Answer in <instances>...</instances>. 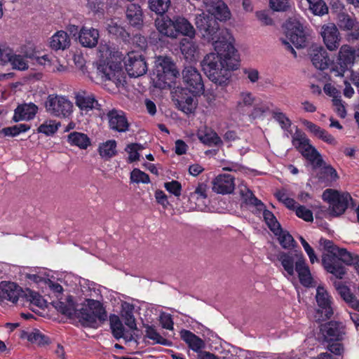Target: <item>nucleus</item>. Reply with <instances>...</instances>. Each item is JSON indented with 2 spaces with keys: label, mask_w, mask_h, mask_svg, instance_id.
I'll list each match as a JSON object with an SVG mask.
<instances>
[{
  "label": "nucleus",
  "mask_w": 359,
  "mask_h": 359,
  "mask_svg": "<svg viewBox=\"0 0 359 359\" xmlns=\"http://www.w3.org/2000/svg\"><path fill=\"white\" fill-rule=\"evenodd\" d=\"M195 24L208 42H211L215 52L207 54L201 62L202 69L213 83L226 86L231 76V72L239 67V56L233 44L232 36L221 30L218 22L204 14L196 16Z\"/></svg>",
  "instance_id": "f257e3e1"
},
{
  "label": "nucleus",
  "mask_w": 359,
  "mask_h": 359,
  "mask_svg": "<svg viewBox=\"0 0 359 359\" xmlns=\"http://www.w3.org/2000/svg\"><path fill=\"white\" fill-rule=\"evenodd\" d=\"M67 302L56 304L57 311L70 318H76L86 327L97 328L99 324L107 320V312L102 304L97 300L87 299L80 310L76 309V303L72 297H68Z\"/></svg>",
  "instance_id": "f03ea898"
},
{
  "label": "nucleus",
  "mask_w": 359,
  "mask_h": 359,
  "mask_svg": "<svg viewBox=\"0 0 359 359\" xmlns=\"http://www.w3.org/2000/svg\"><path fill=\"white\" fill-rule=\"evenodd\" d=\"M100 59L97 62V72L103 81H111L116 86L123 85L125 73L122 66V55L112 50L107 45L101 44L99 48Z\"/></svg>",
  "instance_id": "7ed1b4c3"
},
{
  "label": "nucleus",
  "mask_w": 359,
  "mask_h": 359,
  "mask_svg": "<svg viewBox=\"0 0 359 359\" xmlns=\"http://www.w3.org/2000/svg\"><path fill=\"white\" fill-rule=\"evenodd\" d=\"M320 244L327 253L323 255L322 262L326 271L337 278H342L345 274V268L341 262L351 265L354 262L353 255L345 248H340L332 241L321 238Z\"/></svg>",
  "instance_id": "20e7f679"
},
{
  "label": "nucleus",
  "mask_w": 359,
  "mask_h": 359,
  "mask_svg": "<svg viewBox=\"0 0 359 359\" xmlns=\"http://www.w3.org/2000/svg\"><path fill=\"white\" fill-rule=\"evenodd\" d=\"M240 193L245 203L253 205L258 210L263 211V217L270 230L277 236L280 245L285 249H290L294 246L295 241L288 231L281 229L279 222L274 215L269 210L264 209V203L257 199L252 192L245 186L240 188Z\"/></svg>",
  "instance_id": "39448f33"
},
{
  "label": "nucleus",
  "mask_w": 359,
  "mask_h": 359,
  "mask_svg": "<svg viewBox=\"0 0 359 359\" xmlns=\"http://www.w3.org/2000/svg\"><path fill=\"white\" fill-rule=\"evenodd\" d=\"M0 299L16 303L22 297L31 304L42 307L41 295L29 289L23 290L19 285L13 282L2 281L0 283Z\"/></svg>",
  "instance_id": "423d86ee"
},
{
  "label": "nucleus",
  "mask_w": 359,
  "mask_h": 359,
  "mask_svg": "<svg viewBox=\"0 0 359 359\" xmlns=\"http://www.w3.org/2000/svg\"><path fill=\"white\" fill-rule=\"evenodd\" d=\"M178 72L170 57L158 56L155 60L151 80L155 87L163 89L168 86V81L175 78Z\"/></svg>",
  "instance_id": "0eeeda50"
},
{
  "label": "nucleus",
  "mask_w": 359,
  "mask_h": 359,
  "mask_svg": "<svg viewBox=\"0 0 359 359\" xmlns=\"http://www.w3.org/2000/svg\"><path fill=\"white\" fill-rule=\"evenodd\" d=\"M285 38L281 39L282 43L294 57H297L296 51L292 45L297 48H304L306 45L307 38L303 26L295 20H290L285 23Z\"/></svg>",
  "instance_id": "6e6552de"
},
{
  "label": "nucleus",
  "mask_w": 359,
  "mask_h": 359,
  "mask_svg": "<svg viewBox=\"0 0 359 359\" xmlns=\"http://www.w3.org/2000/svg\"><path fill=\"white\" fill-rule=\"evenodd\" d=\"M292 144L310 162L314 168L322 165L323 159L321 155L310 144V140L304 133L297 131L292 136Z\"/></svg>",
  "instance_id": "1a4fd4ad"
},
{
  "label": "nucleus",
  "mask_w": 359,
  "mask_h": 359,
  "mask_svg": "<svg viewBox=\"0 0 359 359\" xmlns=\"http://www.w3.org/2000/svg\"><path fill=\"white\" fill-rule=\"evenodd\" d=\"M73 109V103L65 95L51 94L46 97V111L54 116L69 118Z\"/></svg>",
  "instance_id": "9d476101"
},
{
  "label": "nucleus",
  "mask_w": 359,
  "mask_h": 359,
  "mask_svg": "<svg viewBox=\"0 0 359 359\" xmlns=\"http://www.w3.org/2000/svg\"><path fill=\"white\" fill-rule=\"evenodd\" d=\"M323 198L330 204L331 213L334 216L342 215L350 203H353V198L348 192H339L334 189H326L323 194Z\"/></svg>",
  "instance_id": "9b49d317"
},
{
  "label": "nucleus",
  "mask_w": 359,
  "mask_h": 359,
  "mask_svg": "<svg viewBox=\"0 0 359 359\" xmlns=\"http://www.w3.org/2000/svg\"><path fill=\"white\" fill-rule=\"evenodd\" d=\"M125 68L130 77H139L147 72L144 57L138 51H130L123 60Z\"/></svg>",
  "instance_id": "f8f14e48"
},
{
  "label": "nucleus",
  "mask_w": 359,
  "mask_h": 359,
  "mask_svg": "<svg viewBox=\"0 0 359 359\" xmlns=\"http://www.w3.org/2000/svg\"><path fill=\"white\" fill-rule=\"evenodd\" d=\"M182 80L186 85V89L194 95H201L204 92V83L201 74L194 67L188 66L182 71Z\"/></svg>",
  "instance_id": "ddd939ff"
},
{
  "label": "nucleus",
  "mask_w": 359,
  "mask_h": 359,
  "mask_svg": "<svg viewBox=\"0 0 359 359\" xmlns=\"http://www.w3.org/2000/svg\"><path fill=\"white\" fill-rule=\"evenodd\" d=\"M359 55L355 50L348 45H344L340 48L337 59V64L332 67V72L335 76H343L345 72L354 63L355 56Z\"/></svg>",
  "instance_id": "4468645a"
},
{
  "label": "nucleus",
  "mask_w": 359,
  "mask_h": 359,
  "mask_svg": "<svg viewBox=\"0 0 359 359\" xmlns=\"http://www.w3.org/2000/svg\"><path fill=\"white\" fill-rule=\"evenodd\" d=\"M205 8L209 14L203 12L209 18L219 21H226L231 18V12L227 5L222 0H204Z\"/></svg>",
  "instance_id": "2eb2a0df"
},
{
  "label": "nucleus",
  "mask_w": 359,
  "mask_h": 359,
  "mask_svg": "<svg viewBox=\"0 0 359 359\" xmlns=\"http://www.w3.org/2000/svg\"><path fill=\"white\" fill-rule=\"evenodd\" d=\"M316 302L319 309L315 316L316 320H325L331 317L333 313L331 306V298L327 291L323 286H318L316 290Z\"/></svg>",
  "instance_id": "dca6fc26"
},
{
  "label": "nucleus",
  "mask_w": 359,
  "mask_h": 359,
  "mask_svg": "<svg viewBox=\"0 0 359 359\" xmlns=\"http://www.w3.org/2000/svg\"><path fill=\"white\" fill-rule=\"evenodd\" d=\"M234 177L230 174H220L212 181V189L219 194H228L235 189Z\"/></svg>",
  "instance_id": "f3484780"
},
{
  "label": "nucleus",
  "mask_w": 359,
  "mask_h": 359,
  "mask_svg": "<svg viewBox=\"0 0 359 359\" xmlns=\"http://www.w3.org/2000/svg\"><path fill=\"white\" fill-rule=\"evenodd\" d=\"M309 55L316 69L324 70L328 68L330 60L326 50L318 44H312L309 48Z\"/></svg>",
  "instance_id": "a211bd4d"
},
{
  "label": "nucleus",
  "mask_w": 359,
  "mask_h": 359,
  "mask_svg": "<svg viewBox=\"0 0 359 359\" xmlns=\"http://www.w3.org/2000/svg\"><path fill=\"white\" fill-rule=\"evenodd\" d=\"M321 35L326 47L330 50H335L339 46V33L334 23L324 25L321 29Z\"/></svg>",
  "instance_id": "6ab92c4d"
},
{
  "label": "nucleus",
  "mask_w": 359,
  "mask_h": 359,
  "mask_svg": "<svg viewBox=\"0 0 359 359\" xmlns=\"http://www.w3.org/2000/svg\"><path fill=\"white\" fill-rule=\"evenodd\" d=\"M75 104L82 111L88 112L92 109H100V104L95 96L85 90H79L75 93Z\"/></svg>",
  "instance_id": "aec40b11"
},
{
  "label": "nucleus",
  "mask_w": 359,
  "mask_h": 359,
  "mask_svg": "<svg viewBox=\"0 0 359 359\" xmlns=\"http://www.w3.org/2000/svg\"><path fill=\"white\" fill-rule=\"evenodd\" d=\"M173 22L175 30V39H177L179 35H182L190 39H194L196 30L187 18L180 15L175 16L173 17Z\"/></svg>",
  "instance_id": "412c9836"
},
{
  "label": "nucleus",
  "mask_w": 359,
  "mask_h": 359,
  "mask_svg": "<svg viewBox=\"0 0 359 359\" xmlns=\"http://www.w3.org/2000/svg\"><path fill=\"white\" fill-rule=\"evenodd\" d=\"M49 273L46 272V286L48 287V297L50 299L55 298L56 300H52L50 304L55 307L57 310L56 304L60 302H67V298L68 297H71L70 295H67L65 298H63V288L60 283L50 278Z\"/></svg>",
  "instance_id": "4be33fe9"
},
{
  "label": "nucleus",
  "mask_w": 359,
  "mask_h": 359,
  "mask_svg": "<svg viewBox=\"0 0 359 359\" xmlns=\"http://www.w3.org/2000/svg\"><path fill=\"white\" fill-rule=\"evenodd\" d=\"M196 96L192 94L191 95H188L187 90L182 89L178 98L176 99L177 108L186 114L194 113L198 105Z\"/></svg>",
  "instance_id": "5701e85b"
},
{
  "label": "nucleus",
  "mask_w": 359,
  "mask_h": 359,
  "mask_svg": "<svg viewBox=\"0 0 359 359\" xmlns=\"http://www.w3.org/2000/svg\"><path fill=\"white\" fill-rule=\"evenodd\" d=\"M296 259L294 271L298 273L300 283L305 287L311 286L313 279L302 253L297 254Z\"/></svg>",
  "instance_id": "b1692460"
},
{
  "label": "nucleus",
  "mask_w": 359,
  "mask_h": 359,
  "mask_svg": "<svg viewBox=\"0 0 359 359\" xmlns=\"http://www.w3.org/2000/svg\"><path fill=\"white\" fill-rule=\"evenodd\" d=\"M300 121L311 133L318 139L329 144L337 145V141L336 139L325 129L306 119H302Z\"/></svg>",
  "instance_id": "393cba45"
},
{
  "label": "nucleus",
  "mask_w": 359,
  "mask_h": 359,
  "mask_svg": "<svg viewBox=\"0 0 359 359\" xmlns=\"http://www.w3.org/2000/svg\"><path fill=\"white\" fill-rule=\"evenodd\" d=\"M107 116L111 129L118 132H126L128 130L129 123L123 111L113 109L109 111Z\"/></svg>",
  "instance_id": "a878e982"
},
{
  "label": "nucleus",
  "mask_w": 359,
  "mask_h": 359,
  "mask_svg": "<svg viewBox=\"0 0 359 359\" xmlns=\"http://www.w3.org/2000/svg\"><path fill=\"white\" fill-rule=\"evenodd\" d=\"M100 33L97 29L93 27H82L79 30V43L83 47L94 48L98 43Z\"/></svg>",
  "instance_id": "bb28decb"
},
{
  "label": "nucleus",
  "mask_w": 359,
  "mask_h": 359,
  "mask_svg": "<svg viewBox=\"0 0 359 359\" xmlns=\"http://www.w3.org/2000/svg\"><path fill=\"white\" fill-rule=\"evenodd\" d=\"M207 185L204 183H200L192 191L189 192L188 195L189 201L191 203L194 204V205L191 207V208L200 210H203V204H201V203H203V200L207 198Z\"/></svg>",
  "instance_id": "cd10ccee"
},
{
  "label": "nucleus",
  "mask_w": 359,
  "mask_h": 359,
  "mask_svg": "<svg viewBox=\"0 0 359 359\" xmlns=\"http://www.w3.org/2000/svg\"><path fill=\"white\" fill-rule=\"evenodd\" d=\"M321 331L327 341H339L344 333L343 325L335 321L323 325Z\"/></svg>",
  "instance_id": "c85d7f7f"
},
{
  "label": "nucleus",
  "mask_w": 359,
  "mask_h": 359,
  "mask_svg": "<svg viewBox=\"0 0 359 359\" xmlns=\"http://www.w3.org/2000/svg\"><path fill=\"white\" fill-rule=\"evenodd\" d=\"M38 110V107L33 103L19 104L14 111L13 121L18 122L23 120L32 119Z\"/></svg>",
  "instance_id": "c756f323"
},
{
  "label": "nucleus",
  "mask_w": 359,
  "mask_h": 359,
  "mask_svg": "<svg viewBox=\"0 0 359 359\" xmlns=\"http://www.w3.org/2000/svg\"><path fill=\"white\" fill-rule=\"evenodd\" d=\"M155 25L158 32L171 39H175V30L174 28L173 18L162 15L155 20Z\"/></svg>",
  "instance_id": "7c9ffc66"
},
{
  "label": "nucleus",
  "mask_w": 359,
  "mask_h": 359,
  "mask_svg": "<svg viewBox=\"0 0 359 359\" xmlns=\"http://www.w3.org/2000/svg\"><path fill=\"white\" fill-rule=\"evenodd\" d=\"M295 254L293 255L291 253L280 252L278 255V259L280 262L281 265L284 269V276L287 278L290 279L293 278L295 271L294 260L296 257Z\"/></svg>",
  "instance_id": "2f4dec72"
},
{
  "label": "nucleus",
  "mask_w": 359,
  "mask_h": 359,
  "mask_svg": "<svg viewBox=\"0 0 359 359\" xmlns=\"http://www.w3.org/2000/svg\"><path fill=\"white\" fill-rule=\"evenodd\" d=\"M135 307L132 304L126 302L121 303L120 316L125 325L131 330H137L136 320L134 316Z\"/></svg>",
  "instance_id": "473e14b6"
},
{
  "label": "nucleus",
  "mask_w": 359,
  "mask_h": 359,
  "mask_svg": "<svg viewBox=\"0 0 359 359\" xmlns=\"http://www.w3.org/2000/svg\"><path fill=\"white\" fill-rule=\"evenodd\" d=\"M255 100V97L249 91L241 92L237 98L235 109L239 113H244L251 107Z\"/></svg>",
  "instance_id": "72a5a7b5"
},
{
  "label": "nucleus",
  "mask_w": 359,
  "mask_h": 359,
  "mask_svg": "<svg viewBox=\"0 0 359 359\" xmlns=\"http://www.w3.org/2000/svg\"><path fill=\"white\" fill-rule=\"evenodd\" d=\"M67 140L71 146L77 147L81 149H86L91 144L86 134L76 131L70 133L67 135Z\"/></svg>",
  "instance_id": "f704fd0d"
},
{
  "label": "nucleus",
  "mask_w": 359,
  "mask_h": 359,
  "mask_svg": "<svg viewBox=\"0 0 359 359\" xmlns=\"http://www.w3.org/2000/svg\"><path fill=\"white\" fill-rule=\"evenodd\" d=\"M180 336L181 338L188 344L189 347L196 352L199 351L204 347L203 341L189 330H182Z\"/></svg>",
  "instance_id": "c9c22d12"
},
{
  "label": "nucleus",
  "mask_w": 359,
  "mask_h": 359,
  "mask_svg": "<svg viewBox=\"0 0 359 359\" xmlns=\"http://www.w3.org/2000/svg\"><path fill=\"white\" fill-rule=\"evenodd\" d=\"M70 45V39L67 32L64 31H59L56 32L52 37L50 41V47L55 50H65Z\"/></svg>",
  "instance_id": "e433bc0d"
},
{
  "label": "nucleus",
  "mask_w": 359,
  "mask_h": 359,
  "mask_svg": "<svg viewBox=\"0 0 359 359\" xmlns=\"http://www.w3.org/2000/svg\"><path fill=\"white\" fill-rule=\"evenodd\" d=\"M126 16L130 24L134 27L140 26L142 24V11L138 4H130L127 8Z\"/></svg>",
  "instance_id": "4c0bfd02"
},
{
  "label": "nucleus",
  "mask_w": 359,
  "mask_h": 359,
  "mask_svg": "<svg viewBox=\"0 0 359 359\" xmlns=\"http://www.w3.org/2000/svg\"><path fill=\"white\" fill-rule=\"evenodd\" d=\"M180 50L187 60H192L198 53V46L189 38H184L180 41Z\"/></svg>",
  "instance_id": "58836bf2"
},
{
  "label": "nucleus",
  "mask_w": 359,
  "mask_h": 359,
  "mask_svg": "<svg viewBox=\"0 0 359 359\" xmlns=\"http://www.w3.org/2000/svg\"><path fill=\"white\" fill-rule=\"evenodd\" d=\"M271 115L273 118L279 123L281 128L286 133L287 137H288L289 134L292 133L290 130L292 121L290 118L278 108L274 109L271 111Z\"/></svg>",
  "instance_id": "ea45409f"
},
{
  "label": "nucleus",
  "mask_w": 359,
  "mask_h": 359,
  "mask_svg": "<svg viewBox=\"0 0 359 359\" xmlns=\"http://www.w3.org/2000/svg\"><path fill=\"white\" fill-rule=\"evenodd\" d=\"M109 321L113 336L117 339L126 338L125 328L119 317L113 315L110 316Z\"/></svg>",
  "instance_id": "a19ab883"
},
{
  "label": "nucleus",
  "mask_w": 359,
  "mask_h": 359,
  "mask_svg": "<svg viewBox=\"0 0 359 359\" xmlns=\"http://www.w3.org/2000/svg\"><path fill=\"white\" fill-rule=\"evenodd\" d=\"M116 142L114 140H107L100 144L98 148L99 154L105 158H110L116 154Z\"/></svg>",
  "instance_id": "79ce46f5"
},
{
  "label": "nucleus",
  "mask_w": 359,
  "mask_h": 359,
  "mask_svg": "<svg viewBox=\"0 0 359 359\" xmlns=\"http://www.w3.org/2000/svg\"><path fill=\"white\" fill-rule=\"evenodd\" d=\"M171 4L170 0H149V9L155 13L163 15L169 9Z\"/></svg>",
  "instance_id": "37998d69"
},
{
  "label": "nucleus",
  "mask_w": 359,
  "mask_h": 359,
  "mask_svg": "<svg viewBox=\"0 0 359 359\" xmlns=\"http://www.w3.org/2000/svg\"><path fill=\"white\" fill-rule=\"evenodd\" d=\"M341 297L348 303L351 307L359 310V301L352 294L350 290L346 286H340L337 288Z\"/></svg>",
  "instance_id": "c03bdc74"
},
{
  "label": "nucleus",
  "mask_w": 359,
  "mask_h": 359,
  "mask_svg": "<svg viewBox=\"0 0 359 359\" xmlns=\"http://www.w3.org/2000/svg\"><path fill=\"white\" fill-rule=\"evenodd\" d=\"M309 8L314 15H323L328 11V8L323 0H307Z\"/></svg>",
  "instance_id": "a18cd8bd"
},
{
  "label": "nucleus",
  "mask_w": 359,
  "mask_h": 359,
  "mask_svg": "<svg viewBox=\"0 0 359 359\" xmlns=\"http://www.w3.org/2000/svg\"><path fill=\"white\" fill-rule=\"evenodd\" d=\"M144 149L143 146L137 143H132L127 145L126 151L128 154V162H134L140 158L139 151Z\"/></svg>",
  "instance_id": "49530a36"
},
{
  "label": "nucleus",
  "mask_w": 359,
  "mask_h": 359,
  "mask_svg": "<svg viewBox=\"0 0 359 359\" xmlns=\"http://www.w3.org/2000/svg\"><path fill=\"white\" fill-rule=\"evenodd\" d=\"M130 180L135 183L148 184L150 182L149 175L140 169L135 168L130 173Z\"/></svg>",
  "instance_id": "de8ad7c7"
},
{
  "label": "nucleus",
  "mask_w": 359,
  "mask_h": 359,
  "mask_svg": "<svg viewBox=\"0 0 359 359\" xmlns=\"http://www.w3.org/2000/svg\"><path fill=\"white\" fill-rule=\"evenodd\" d=\"M13 69L24 71L28 69L29 65L25 57L20 55L15 54L10 62Z\"/></svg>",
  "instance_id": "09e8293b"
},
{
  "label": "nucleus",
  "mask_w": 359,
  "mask_h": 359,
  "mask_svg": "<svg viewBox=\"0 0 359 359\" xmlns=\"http://www.w3.org/2000/svg\"><path fill=\"white\" fill-rule=\"evenodd\" d=\"M164 187L175 196L179 197L181 195L182 185L178 181L172 180L171 182H165Z\"/></svg>",
  "instance_id": "8fccbe9b"
},
{
  "label": "nucleus",
  "mask_w": 359,
  "mask_h": 359,
  "mask_svg": "<svg viewBox=\"0 0 359 359\" xmlns=\"http://www.w3.org/2000/svg\"><path fill=\"white\" fill-rule=\"evenodd\" d=\"M299 241L304 248V251L307 254L311 263L313 264L316 262H318V259L317 256L316 255L313 249L306 242V241L302 236H299Z\"/></svg>",
  "instance_id": "3c124183"
},
{
  "label": "nucleus",
  "mask_w": 359,
  "mask_h": 359,
  "mask_svg": "<svg viewBox=\"0 0 359 359\" xmlns=\"http://www.w3.org/2000/svg\"><path fill=\"white\" fill-rule=\"evenodd\" d=\"M295 212L298 217L306 222H311L313 219L312 212L304 206L299 205L297 207Z\"/></svg>",
  "instance_id": "603ef678"
},
{
  "label": "nucleus",
  "mask_w": 359,
  "mask_h": 359,
  "mask_svg": "<svg viewBox=\"0 0 359 359\" xmlns=\"http://www.w3.org/2000/svg\"><path fill=\"white\" fill-rule=\"evenodd\" d=\"M146 336L153 340L155 343L165 344V339L156 332V330L150 326L146 329Z\"/></svg>",
  "instance_id": "864d4df0"
},
{
  "label": "nucleus",
  "mask_w": 359,
  "mask_h": 359,
  "mask_svg": "<svg viewBox=\"0 0 359 359\" xmlns=\"http://www.w3.org/2000/svg\"><path fill=\"white\" fill-rule=\"evenodd\" d=\"M201 140L204 143L210 145H217L222 142L220 137L217 135L216 133L214 132L206 133L205 135L201 137Z\"/></svg>",
  "instance_id": "5fc2aeb1"
},
{
  "label": "nucleus",
  "mask_w": 359,
  "mask_h": 359,
  "mask_svg": "<svg viewBox=\"0 0 359 359\" xmlns=\"http://www.w3.org/2000/svg\"><path fill=\"white\" fill-rule=\"evenodd\" d=\"M269 4L276 11H284L289 7V0H269Z\"/></svg>",
  "instance_id": "6e6d98bb"
},
{
  "label": "nucleus",
  "mask_w": 359,
  "mask_h": 359,
  "mask_svg": "<svg viewBox=\"0 0 359 359\" xmlns=\"http://www.w3.org/2000/svg\"><path fill=\"white\" fill-rule=\"evenodd\" d=\"M160 323L165 329L173 330V321L170 314L163 313L160 316Z\"/></svg>",
  "instance_id": "4d7b16f0"
},
{
  "label": "nucleus",
  "mask_w": 359,
  "mask_h": 359,
  "mask_svg": "<svg viewBox=\"0 0 359 359\" xmlns=\"http://www.w3.org/2000/svg\"><path fill=\"white\" fill-rule=\"evenodd\" d=\"M332 102L337 115L342 118H345L346 116V111L344 105L342 103L341 97L338 99H332Z\"/></svg>",
  "instance_id": "13d9d810"
},
{
  "label": "nucleus",
  "mask_w": 359,
  "mask_h": 359,
  "mask_svg": "<svg viewBox=\"0 0 359 359\" xmlns=\"http://www.w3.org/2000/svg\"><path fill=\"white\" fill-rule=\"evenodd\" d=\"M243 74L251 83H255L259 79V72L257 69L245 68L243 69Z\"/></svg>",
  "instance_id": "bf43d9fd"
},
{
  "label": "nucleus",
  "mask_w": 359,
  "mask_h": 359,
  "mask_svg": "<svg viewBox=\"0 0 359 359\" xmlns=\"http://www.w3.org/2000/svg\"><path fill=\"white\" fill-rule=\"evenodd\" d=\"M107 29L109 33L113 35H118L121 34L122 27L114 20H110L107 22Z\"/></svg>",
  "instance_id": "052dcab7"
},
{
  "label": "nucleus",
  "mask_w": 359,
  "mask_h": 359,
  "mask_svg": "<svg viewBox=\"0 0 359 359\" xmlns=\"http://www.w3.org/2000/svg\"><path fill=\"white\" fill-rule=\"evenodd\" d=\"M321 174H323L325 177L333 181H335L339 178L336 170L330 165L324 166L322 168Z\"/></svg>",
  "instance_id": "680f3d73"
},
{
  "label": "nucleus",
  "mask_w": 359,
  "mask_h": 359,
  "mask_svg": "<svg viewBox=\"0 0 359 359\" xmlns=\"http://www.w3.org/2000/svg\"><path fill=\"white\" fill-rule=\"evenodd\" d=\"M27 340L32 343H37L39 345L43 344L44 336L39 330H36L27 334Z\"/></svg>",
  "instance_id": "e2e57ef3"
},
{
  "label": "nucleus",
  "mask_w": 359,
  "mask_h": 359,
  "mask_svg": "<svg viewBox=\"0 0 359 359\" xmlns=\"http://www.w3.org/2000/svg\"><path fill=\"white\" fill-rule=\"evenodd\" d=\"M14 55L13 50L11 48L8 47L1 48L0 60L4 63L10 62Z\"/></svg>",
  "instance_id": "0e129e2a"
},
{
  "label": "nucleus",
  "mask_w": 359,
  "mask_h": 359,
  "mask_svg": "<svg viewBox=\"0 0 359 359\" xmlns=\"http://www.w3.org/2000/svg\"><path fill=\"white\" fill-rule=\"evenodd\" d=\"M46 67L48 68L49 71L53 72H64L66 69L65 66L57 62V60L50 61L46 59Z\"/></svg>",
  "instance_id": "69168bd1"
},
{
  "label": "nucleus",
  "mask_w": 359,
  "mask_h": 359,
  "mask_svg": "<svg viewBox=\"0 0 359 359\" xmlns=\"http://www.w3.org/2000/svg\"><path fill=\"white\" fill-rule=\"evenodd\" d=\"M324 92L326 95L332 97L333 99H338L341 97L340 92L336 89L331 83H326L323 88Z\"/></svg>",
  "instance_id": "338daca9"
},
{
  "label": "nucleus",
  "mask_w": 359,
  "mask_h": 359,
  "mask_svg": "<svg viewBox=\"0 0 359 359\" xmlns=\"http://www.w3.org/2000/svg\"><path fill=\"white\" fill-rule=\"evenodd\" d=\"M155 198L158 203L161 204L164 208L169 205L166 194L161 190H157L155 192Z\"/></svg>",
  "instance_id": "774afa93"
}]
</instances>
